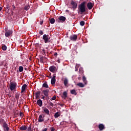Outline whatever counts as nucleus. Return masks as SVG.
Listing matches in <instances>:
<instances>
[{"instance_id":"f257e3e1","label":"nucleus","mask_w":131,"mask_h":131,"mask_svg":"<svg viewBox=\"0 0 131 131\" xmlns=\"http://www.w3.org/2000/svg\"><path fill=\"white\" fill-rule=\"evenodd\" d=\"M85 2H83L80 4L78 8V13L82 15L84 13H85L86 9H85Z\"/></svg>"},{"instance_id":"f03ea898","label":"nucleus","mask_w":131,"mask_h":131,"mask_svg":"<svg viewBox=\"0 0 131 131\" xmlns=\"http://www.w3.org/2000/svg\"><path fill=\"white\" fill-rule=\"evenodd\" d=\"M16 86H17V83L11 82L9 84V89H10V91L13 92V91H15V90H16Z\"/></svg>"},{"instance_id":"7ed1b4c3","label":"nucleus","mask_w":131,"mask_h":131,"mask_svg":"<svg viewBox=\"0 0 131 131\" xmlns=\"http://www.w3.org/2000/svg\"><path fill=\"white\" fill-rule=\"evenodd\" d=\"M42 39L44 40L45 43H48L50 41L51 37L50 35L44 34L42 36Z\"/></svg>"},{"instance_id":"20e7f679","label":"nucleus","mask_w":131,"mask_h":131,"mask_svg":"<svg viewBox=\"0 0 131 131\" xmlns=\"http://www.w3.org/2000/svg\"><path fill=\"white\" fill-rule=\"evenodd\" d=\"M71 4L72 6L73 10H76V9L77 8V3H76V2L72 1L71 2Z\"/></svg>"},{"instance_id":"39448f33","label":"nucleus","mask_w":131,"mask_h":131,"mask_svg":"<svg viewBox=\"0 0 131 131\" xmlns=\"http://www.w3.org/2000/svg\"><path fill=\"white\" fill-rule=\"evenodd\" d=\"M38 122H43L45 121V115H40L38 119Z\"/></svg>"},{"instance_id":"423d86ee","label":"nucleus","mask_w":131,"mask_h":131,"mask_svg":"<svg viewBox=\"0 0 131 131\" xmlns=\"http://www.w3.org/2000/svg\"><path fill=\"white\" fill-rule=\"evenodd\" d=\"M95 4L92 3V2H89L87 4V8L88 10H92L93 8L94 7Z\"/></svg>"},{"instance_id":"0eeeda50","label":"nucleus","mask_w":131,"mask_h":131,"mask_svg":"<svg viewBox=\"0 0 131 131\" xmlns=\"http://www.w3.org/2000/svg\"><path fill=\"white\" fill-rule=\"evenodd\" d=\"M2 127L3 128V129L4 131L10 130V127H9V125H8V123H6V124H4V125H2Z\"/></svg>"},{"instance_id":"6e6552de","label":"nucleus","mask_w":131,"mask_h":131,"mask_svg":"<svg viewBox=\"0 0 131 131\" xmlns=\"http://www.w3.org/2000/svg\"><path fill=\"white\" fill-rule=\"evenodd\" d=\"M13 34V31L12 30H8L5 32V36L6 37H9L10 35Z\"/></svg>"},{"instance_id":"1a4fd4ad","label":"nucleus","mask_w":131,"mask_h":131,"mask_svg":"<svg viewBox=\"0 0 131 131\" xmlns=\"http://www.w3.org/2000/svg\"><path fill=\"white\" fill-rule=\"evenodd\" d=\"M71 40L73 41H75L77 39V35H73L70 37Z\"/></svg>"},{"instance_id":"9d476101","label":"nucleus","mask_w":131,"mask_h":131,"mask_svg":"<svg viewBox=\"0 0 131 131\" xmlns=\"http://www.w3.org/2000/svg\"><path fill=\"white\" fill-rule=\"evenodd\" d=\"M51 84H55L56 83V74H53V77L51 79Z\"/></svg>"},{"instance_id":"9b49d317","label":"nucleus","mask_w":131,"mask_h":131,"mask_svg":"<svg viewBox=\"0 0 131 131\" xmlns=\"http://www.w3.org/2000/svg\"><path fill=\"white\" fill-rule=\"evenodd\" d=\"M49 91L48 89L42 91L44 96H45L46 98H48V97H49Z\"/></svg>"},{"instance_id":"f8f14e48","label":"nucleus","mask_w":131,"mask_h":131,"mask_svg":"<svg viewBox=\"0 0 131 131\" xmlns=\"http://www.w3.org/2000/svg\"><path fill=\"white\" fill-rule=\"evenodd\" d=\"M98 128L100 131L104 130V129H105V125H104L103 124H100L98 125Z\"/></svg>"},{"instance_id":"ddd939ff","label":"nucleus","mask_w":131,"mask_h":131,"mask_svg":"<svg viewBox=\"0 0 131 131\" xmlns=\"http://www.w3.org/2000/svg\"><path fill=\"white\" fill-rule=\"evenodd\" d=\"M6 123H7V122L5 121V119L0 118V124L3 126V125L6 124Z\"/></svg>"},{"instance_id":"4468645a","label":"nucleus","mask_w":131,"mask_h":131,"mask_svg":"<svg viewBox=\"0 0 131 131\" xmlns=\"http://www.w3.org/2000/svg\"><path fill=\"white\" fill-rule=\"evenodd\" d=\"M43 112L46 113V114H47V115H50V111L46 107H42Z\"/></svg>"},{"instance_id":"2eb2a0df","label":"nucleus","mask_w":131,"mask_h":131,"mask_svg":"<svg viewBox=\"0 0 131 131\" xmlns=\"http://www.w3.org/2000/svg\"><path fill=\"white\" fill-rule=\"evenodd\" d=\"M58 19L59 21H61V22H64L66 20V17H65V16H60Z\"/></svg>"},{"instance_id":"dca6fc26","label":"nucleus","mask_w":131,"mask_h":131,"mask_svg":"<svg viewBox=\"0 0 131 131\" xmlns=\"http://www.w3.org/2000/svg\"><path fill=\"white\" fill-rule=\"evenodd\" d=\"M49 70L51 72H55V70H56V67L55 66H51L49 68Z\"/></svg>"},{"instance_id":"f3484780","label":"nucleus","mask_w":131,"mask_h":131,"mask_svg":"<svg viewBox=\"0 0 131 131\" xmlns=\"http://www.w3.org/2000/svg\"><path fill=\"white\" fill-rule=\"evenodd\" d=\"M26 88H27V85L26 84H24L21 87V93H23L24 92H25V90H26Z\"/></svg>"},{"instance_id":"a211bd4d","label":"nucleus","mask_w":131,"mask_h":131,"mask_svg":"<svg viewBox=\"0 0 131 131\" xmlns=\"http://www.w3.org/2000/svg\"><path fill=\"white\" fill-rule=\"evenodd\" d=\"M37 104L39 107H41V106H42V101L41 99H38L37 101Z\"/></svg>"},{"instance_id":"6ab92c4d","label":"nucleus","mask_w":131,"mask_h":131,"mask_svg":"<svg viewBox=\"0 0 131 131\" xmlns=\"http://www.w3.org/2000/svg\"><path fill=\"white\" fill-rule=\"evenodd\" d=\"M20 130H26L27 129V127L25 125H23L19 127Z\"/></svg>"},{"instance_id":"aec40b11","label":"nucleus","mask_w":131,"mask_h":131,"mask_svg":"<svg viewBox=\"0 0 131 131\" xmlns=\"http://www.w3.org/2000/svg\"><path fill=\"white\" fill-rule=\"evenodd\" d=\"M40 91H38L35 94V96H36V99H38L39 98V96L40 95Z\"/></svg>"},{"instance_id":"412c9836","label":"nucleus","mask_w":131,"mask_h":131,"mask_svg":"<svg viewBox=\"0 0 131 131\" xmlns=\"http://www.w3.org/2000/svg\"><path fill=\"white\" fill-rule=\"evenodd\" d=\"M42 88H46V89H49V85H48V83L47 82H45L42 84Z\"/></svg>"},{"instance_id":"4be33fe9","label":"nucleus","mask_w":131,"mask_h":131,"mask_svg":"<svg viewBox=\"0 0 131 131\" xmlns=\"http://www.w3.org/2000/svg\"><path fill=\"white\" fill-rule=\"evenodd\" d=\"M71 94H72V95H75V96H76V95H77V93H76L75 90H71Z\"/></svg>"},{"instance_id":"5701e85b","label":"nucleus","mask_w":131,"mask_h":131,"mask_svg":"<svg viewBox=\"0 0 131 131\" xmlns=\"http://www.w3.org/2000/svg\"><path fill=\"white\" fill-rule=\"evenodd\" d=\"M61 115L60 114V113L59 112H56L54 114V117L55 118H58Z\"/></svg>"},{"instance_id":"b1692460","label":"nucleus","mask_w":131,"mask_h":131,"mask_svg":"<svg viewBox=\"0 0 131 131\" xmlns=\"http://www.w3.org/2000/svg\"><path fill=\"white\" fill-rule=\"evenodd\" d=\"M82 80L85 84H86V83H88V81H86V78L85 77V76H83L82 77Z\"/></svg>"},{"instance_id":"393cba45","label":"nucleus","mask_w":131,"mask_h":131,"mask_svg":"<svg viewBox=\"0 0 131 131\" xmlns=\"http://www.w3.org/2000/svg\"><path fill=\"white\" fill-rule=\"evenodd\" d=\"M63 83L65 86H67V85L68 84V79L67 78L64 79L63 81Z\"/></svg>"},{"instance_id":"a878e982","label":"nucleus","mask_w":131,"mask_h":131,"mask_svg":"<svg viewBox=\"0 0 131 131\" xmlns=\"http://www.w3.org/2000/svg\"><path fill=\"white\" fill-rule=\"evenodd\" d=\"M19 97H20V94L16 93L15 95V98L17 100V102L19 101Z\"/></svg>"},{"instance_id":"bb28decb","label":"nucleus","mask_w":131,"mask_h":131,"mask_svg":"<svg viewBox=\"0 0 131 131\" xmlns=\"http://www.w3.org/2000/svg\"><path fill=\"white\" fill-rule=\"evenodd\" d=\"M49 21L51 24H54L55 23V19L54 18H50Z\"/></svg>"},{"instance_id":"cd10ccee","label":"nucleus","mask_w":131,"mask_h":131,"mask_svg":"<svg viewBox=\"0 0 131 131\" xmlns=\"http://www.w3.org/2000/svg\"><path fill=\"white\" fill-rule=\"evenodd\" d=\"M62 98H63V99H66V98H67V92H64L63 93Z\"/></svg>"},{"instance_id":"c85d7f7f","label":"nucleus","mask_w":131,"mask_h":131,"mask_svg":"<svg viewBox=\"0 0 131 131\" xmlns=\"http://www.w3.org/2000/svg\"><path fill=\"white\" fill-rule=\"evenodd\" d=\"M78 86H80V88H84V84L82 83H79L77 84Z\"/></svg>"},{"instance_id":"c756f323","label":"nucleus","mask_w":131,"mask_h":131,"mask_svg":"<svg viewBox=\"0 0 131 131\" xmlns=\"http://www.w3.org/2000/svg\"><path fill=\"white\" fill-rule=\"evenodd\" d=\"M7 63V61L6 60H3L1 62V63H0V66H3V65H5Z\"/></svg>"},{"instance_id":"7c9ffc66","label":"nucleus","mask_w":131,"mask_h":131,"mask_svg":"<svg viewBox=\"0 0 131 131\" xmlns=\"http://www.w3.org/2000/svg\"><path fill=\"white\" fill-rule=\"evenodd\" d=\"M2 50H3V51H7V46H6V45H3V46H2Z\"/></svg>"},{"instance_id":"2f4dec72","label":"nucleus","mask_w":131,"mask_h":131,"mask_svg":"<svg viewBox=\"0 0 131 131\" xmlns=\"http://www.w3.org/2000/svg\"><path fill=\"white\" fill-rule=\"evenodd\" d=\"M40 63H44L43 62V56H41L40 57Z\"/></svg>"},{"instance_id":"473e14b6","label":"nucleus","mask_w":131,"mask_h":131,"mask_svg":"<svg viewBox=\"0 0 131 131\" xmlns=\"http://www.w3.org/2000/svg\"><path fill=\"white\" fill-rule=\"evenodd\" d=\"M19 72H23V67L20 66L19 67Z\"/></svg>"},{"instance_id":"72a5a7b5","label":"nucleus","mask_w":131,"mask_h":131,"mask_svg":"<svg viewBox=\"0 0 131 131\" xmlns=\"http://www.w3.org/2000/svg\"><path fill=\"white\" fill-rule=\"evenodd\" d=\"M84 24H85L84 21H81L80 22V25H81V26H84Z\"/></svg>"},{"instance_id":"f704fd0d","label":"nucleus","mask_w":131,"mask_h":131,"mask_svg":"<svg viewBox=\"0 0 131 131\" xmlns=\"http://www.w3.org/2000/svg\"><path fill=\"white\" fill-rule=\"evenodd\" d=\"M30 7L29 6H26L25 7V10H26V11H28V10H29Z\"/></svg>"},{"instance_id":"c9c22d12","label":"nucleus","mask_w":131,"mask_h":131,"mask_svg":"<svg viewBox=\"0 0 131 131\" xmlns=\"http://www.w3.org/2000/svg\"><path fill=\"white\" fill-rule=\"evenodd\" d=\"M49 105L50 106H51V107H54V104L53 103V102L50 101L49 102Z\"/></svg>"},{"instance_id":"e433bc0d","label":"nucleus","mask_w":131,"mask_h":131,"mask_svg":"<svg viewBox=\"0 0 131 131\" xmlns=\"http://www.w3.org/2000/svg\"><path fill=\"white\" fill-rule=\"evenodd\" d=\"M39 34H40V35H42V34H43V31H42V30H40L39 31Z\"/></svg>"},{"instance_id":"4c0bfd02","label":"nucleus","mask_w":131,"mask_h":131,"mask_svg":"<svg viewBox=\"0 0 131 131\" xmlns=\"http://www.w3.org/2000/svg\"><path fill=\"white\" fill-rule=\"evenodd\" d=\"M28 131H31V124H30L29 126V127L28 128Z\"/></svg>"},{"instance_id":"58836bf2","label":"nucleus","mask_w":131,"mask_h":131,"mask_svg":"<svg viewBox=\"0 0 131 131\" xmlns=\"http://www.w3.org/2000/svg\"><path fill=\"white\" fill-rule=\"evenodd\" d=\"M79 73H83V70H82V69H81V68L79 69Z\"/></svg>"},{"instance_id":"ea45409f","label":"nucleus","mask_w":131,"mask_h":131,"mask_svg":"<svg viewBox=\"0 0 131 131\" xmlns=\"http://www.w3.org/2000/svg\"><path fill=\"white\" fill-rule=\"evenodd\" d=\"M54 100H56V96H54L52 97L51 101H53Z\"/></svg>"},{"instance_id":"a19ab883","label":"nucleus","mask_w":131,"mask_h":131,"mask_svg":"<svg viewBox=\"0 0 131 131\" xmlns=\"http://www.w3.org/2000/svg\"><path fill=\"white\" fill-rule=\"evenodd\" d=\"M40 25H42V24H43V20H41L40 21Z\"/></svg>"},{"instance_id":"79ce46f5","label":"nucleus","mask_w":131,"mask_h":131,"mask_svg":"<svg viewBox=\"0 0 131 131\" xmlns=\"http://www.w3.org/2000/svg\"><path fill=\"white\" fill-rule=\"evenodd\" d=\"M54 56H55V57H57V56H58V53H57V52H55V53L54 54Z\"/></svg>"},{"instance_id":"37998d69","label":"nucleus","mask_w":131,"mask_h":131,"mask_svg":"<svg viewBox=\"0 0 131 131\" xmlns=\"http://www.w3.org/2000/svg\"><path fill=\"white\" fill-rule=\"evenodd\" d=\"M51 131H55V129L54 128V127H51Z\"/></svg>"},{"instance_id":"c03bdc74","label":"nucleus","mask_w":131,"mask_h":131,"mask_svg":"<svg viewBox=\"0 0 131 131\" xmlns=\"http://www.w3.org/2000/svg\"><path fill=\"white\" fill-rule=\"evenodd\" d=\"M47 130H48V128H45L42 131H47Z\"/></svg>"},{"instance_id":"a18cd8bd","label":"nucleus","mask_w":131,"mask_h":131,"mask_svg":"<svg viewBox=\"0 0 131 131\" xmlns=\"http://www.w3.org/2000/svg\"><path fill=\"white\" fill-rule=\"evenodd\" d=\"M22 115H23V113H22V112H20V114H19V116H20V117H22Z\"/></svg>"},{"instance_id":"49530a36","label":"nucleus","mask_w":131,"mask_h":131,"mask_svg":"<svg viewBox=\"0 0 131 131\" xmlns=\"http://www.w3.org/2000/svg\"><path fill=\"white\" fill-rule=\"evenodd\" d=\"M4 65V67H6L7 68V63H5Z\"/></svg>"},{"instance_id":"de8ad7c7","label":"nucleus","mask_w":131,"mask_h":131,"mask_svg":"<svg viewBox=\"0 0 131 131\" xmlns=\"http://www.w3.org/2000/svg\"><path fill=\"white\" fill-rule=\"evenodd\" d=\"M3 10V7L0 6V12Z\"/></svg>"},{"instance_id":"09e8293b","label":"nucleus","mask_w":131,"mask_h":131,"mask_svg":"<svg viewBox=\"0 0 131 131\" xmlns=\"http://www.w3.org/2000/svg\"><path fill=\"white\" fill-rule=\"evenodd\" d=\"M78 79H79V80H80V79H81V78L80 77L78 78Z\"/></svg>"},{"instance_id":"8fccbe9b","label":"nucleus","mask_w":131,"mask_h":131,"mask_svg":"<svg viewBox=\"0 0 131 131\" xmlns=\"http://www.w3.org/2000/svg\"><path fill=\"white\" fill-rule=\"evenodd\" d=\"M45 98H46L45 97V96H43V97H42V99H43L44 100H45Z\"/></svg>"},{"instance_id":"3c124183","label":"nucleus","mask_w":131,"mask_h":131,"mask_svg":"<svg viewBox=\"0 0 131 131\" xmlns=\"http://www.w3.org/2000/svg\"><path fill=\"white\" fill-rule=\"evenodd\" d=\"M78 70V69H75V71H77Z\"/></svg>"},{"instance_id":"603ef678","label":"nucleus","mask_w":131,"mask_h":131,"mask_svg":"<svg viewBox=\"0 0 131 131\" xmlns=\"http://www.w3.org/2000/svg\"><path fill=\"white\" fill-rule=\"evenodd\" d=\"M66 12H69V10H66Z\"/></svg>"},{"instance_id":"864d4df0","label":"nucleus","mask_w":131,"mask_h":131,"mask_svg":"<svg viewBox=\"0 0 131 131\" xmlns=\"http://www.w3.org/2000/svg\"><path fill=\"white\" fill-rule=\"evenodd\" d=\"M42 51L43 52H46V50H43Z\"/></svg>"},{"instance_id":"5fc2aeb1","label":"nucleus","mask_w":131,"mask_h":131,"mask_svg":"<svg viewBox=\"0 0 131 131\" xmlns=\"http://www.w3.org/2000/svg\"><path fill=\"white\" fill-rule=\"evenodd\" d=\"M58 63H60V60H58Z\"/></svg>"},{"instance_id":"6e6d98bb","label":"nucleus","mask_w":131,"mask_h":131,"mask_svg":"<svg viewBox=\"0 0 131 131\" xmlns=\"http://www.w3.org/2000/svg\"><path fill=\"white\" fill-rule=\"evenodd\" d=\"M46 100H49V98H46Z\"/></svg>"},{"instance_id":"4d7b16f0","label":"nucleus","mask_w":131,"mask_h":131,"mask_svg":"<svg viewBox=\"0 0 131 131\" xmlns=\"http://www.w3.org/2000/svg\"><path fill=\"white\" fill-rule=\"evenodd\" d=\"M47 120H48V121L50 120V119H49V118H48Z\"/></svg>"},{"instance_id":"13d9d810","label":"nucleus","mask_w":131,"mask_h":131,"mask_svg":"<svg viewBox=\"0 0 131 131\" xmlns=\"http://www.w3.org/2000/svg\"><path fill=\"white\" fill-rule=\"evenodd\" d=\"M76 67H77V66H78V65L76 64Z\"/></svg>"},{"instance_id":"bf43d9fd","label":"nucleus","mask_w":131,"mask_h":131,"mask_svg":"<svg viewBox=\"0 0 131 131\" xmlns=\"http://www.w3.org/2000/svg\"><path fill=\"white\" fill-rule=\"evenodd\" d=\"M9 97H10H10H11V95H10V96H9Z\"/></svg>"},{"instance_id":"052dcab7","label":"nucleus","mask_w":131,"mask_h":131,"mask_svg":"<svg viewBox=\"0 0 131 131\" xmlns=\"http://www.w3.org/2000/svg\"><path fill=\"white\" fill-rule=\"evenodd\" d=\"M60 106H62V104H60Z\"/></svg>"}]
</instances>
